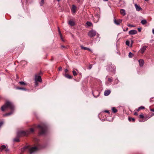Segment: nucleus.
<instances>
[{"instance_id":"nucleus-36","label":"nucleus","mask_w":154,"mask_h":154,"mask_svg":"<svg viewBox=\"0 0 154 154\" xmlns=\"http://www.w3.org/2000/svg\"><path fill=\"white\" fill-rule=\"evenodd\" d=\"M44 0H41L40 2V5L42 6L44 3Z\"/></svg>"},{"instance_id":"nucleus-11","label":"nucleus","mask_w":154,"mask_h":154,"mask_svg":"<svg viewBox=\"0 0 154 154\" xmlns=\"http://www.w3.org/2000/svg\"><path fill=\"white\" fill-rule=\"evenodd\" d=\"M93 96L95 97H98L99 95V93L97 91H95L94 92H93Z\"/></svg>"},{"instance_id":"nucleus-12","label":"nucleus","mask_w":154,"mask_h":154,"mask_svg":"<svg viewBox=\"0 0 154 154\" xmlns=\"http://www.w3.org/2000/svg\"><path fill=\"white\" fill-rule=\"evenodd\" d=\"M111 93V91L109 90H106L104 92V95L105 96H108Z\"/></svg>"},{"instance_id":"nucleus-1","label":"nucleus","mask_w":154,"mask_h":154,"mask_svg":"<svg viewBox=\"0 0 154 154\" xmlns=\"http://www.w3.org/2000/svg\"><path fill=\"white\" fill-rule=\"evenodd\" d=\"M9 108L12 110L9 113H7L4 115V116H7L11 114L13 112V110L14 109V106L13 104L9 101L6 102L5 104L1 107V109L2 111H4L7 108Z\"/></svg>"},{"instance_id":"nucleus-32","label":"nucleus","mask_w":154,"mask_h":154,"mask_svg":"<svg viewBox=\"0 0 154 154\" xmlns=\"http://www.w3.org/2000/svg\"><path fill=\"white\" fill-rule=\"evenodd\" d=\"M72 73L74 76H76L77 75V73L76 71L75 70H73L72 71Z\"/></svg>"},{"instance_id":"nucleus-55","label":"nucleus","mask_w":154,"mask_h":154,"mask_svg":"<svg viewBox=\"0 0 154 154\" xmlns=\"http://www.w3.org/2000/svg\"><path fill=\"white\" fill-rule=\"evenodd\" d=\"M79 2L80 1V0H77Z\"/></svg>"},{"instance_id":"nucleus-47","label":"nucleus","mask_w":154,"mask_h":154,"mask_svg":"<svg viewBox=\"0 0 154 154\" xmlns=\"http://www.w3.org/2000/svg\"><path fill=\"white\" fill-rule=\"evenodd\" d=\"M150 110H151V111H152V112H154V109H150Z\"/></svg>"},{"instance_id":"nucleus-44","label":"nucleus","mask_w":154,"mask_h":154,"mask_svg":"<svg viewBox=\"0 0 154 154\" xmlns=\"http://www.w3.org/2000/svg\"><path fill=\"white\" fill-rule=\"evenodd\" d=\"M68 70L67 69H66L65 70V72L66 73L68 72Z\"/></svg>"},{"instance_id":"nucleus-26","label":"nucleus","mask_w":154,"mask_h":154,"mask_svg":"<svg viewBox=\"0 0 154 154\" xmlns=\"http://www.w3.org/2000/svg\"><path fill=\"white\" fill-rule=\"evenodd\" d=\"M58 31H59L60 35V37H61V39H62V41H64V40H63V38H62V35H61V33L60 29H59V27H58Z\"/></svg>"},{"instance_id":"nucleus-14","label":"nucleus","mask_w":154,"mask_h":154,"mask_svg":"<svg viewBox=\"0 0 154 154\" xmlns=\"http://www.w3.org/2000/svg\"><path fill=\"white\" fill-rule=\"evenodd\" d=\"M147 47L146 46H143L140 49V52L142 54H143L146 50Z\"/></svg>"},{"instance_id":"nucleus-37","label":"nucleus","mask_w":154,"mask_h":154,"mask_svg":"<svg viewBox=\"0 0 154 154\" xmlns=\"http://www.w3.org/2000/svg\"><path fill=\"white\" fill-rule=\"evenodd\" d=\"M38 81H35V85L36 86H38Z\"/></svg>"},{"instance_id":"nucleus-13","label":"nucleus","mask_w":154,"mask_h":154,"mask_svg":"<svg viewBox=\"0 0 154 154\" xmlns=\"http://www.w3.org/2000/svg\"><path fill=\"white\" fill-rule=\"evenodd\" d=\"M135 7L137 11H139L140 10H142V8L139 6L137 4H135Z\"/></svg>"},{"instance_id":"nucleus-6","label":"nucleus","mask_w":154,"mask_h":154,"mask_svg":"<svg viewBox=\"0 0 154 154\" xmlns=\"http://www.w3.org/2000/svg\"><path fill=\"white\" fill-rule=\"evenodd\" d=\"M96 34V32L94 30H92L90 31L88 33V35L90 37L94 36Z\"/></svg>"},{"instance_id":"nucleus-29","label":"nucleus","mask_w":154,"mask_h":154,"mask_svg":"<svg viewBox=\"0 0 154 154\" xmlns=\"http://www.w3.org/2000/svg\"><path fill=\"white\" fill-rule=\"evenodd\" d=\"M108 81L109 82H111L112 81V77L109 78H108Z\"/></svg>"},{"instance_id":"nucleus-10","label":"nucleus","mask_w":154,"mask_h":154,"mask_svg":"<svg viewBox=\"0 0 154 154\" xmlns=\"http://www.w3.org/2000/svg\"><path fill=\"white\" fill-rule=\"evenodd\" d=\"M76 7L74 5H72V7L71 8L72 11L74 13H75L76 12Z\"/></svg>"},{"instance_id":"nucleus-46","label":"nucleus","mask_w":154,"mask_h":154,"mask_svg":"<svg viewBox=\"0 0 154 154\" xmlns=\"http://www.w3.org/2000/svg\"><path fill=\"white\" fill-rule=\"evenodd\" d=\"M134 115L135 116H137L138 115V114L137 112H136L134 113Z\"/></svg>"},{"instance_id":"nucleus-35","label":"nucleus","mask_w":154,"mask_h":154,"mask_svg":"<svg viewBox=\"0 0 154 154\" xmlns=\"http://www.w3.org/2000/svg\"><path fill=\"white\" fill-rule=\"evenodd\" d=\"M139 118L141 119H143L144 118L143 115L142 114H141L139 115Z\"/></svg>"},{"instance_id":"nucleus-38","label":"nucleus","mask_w":154,"mask_h":154,"mask_svg":"<svg viewBox=\"0 0 154 154\" xmlns=\"http://www.w3.org/2000/svg\"><path fill=\"white\" fill-rule=\"evenodd\" d=\"M5 151L6 152H8L9 151V149L6 148L5 149Z\"/></svg>"},{"instance_id":"nucleus-9","label":"nucleus","mask_w":154,"mask_h":154,"mask_svg":"<svg viewBox=\"0 0 154 154\" xmlns=\"http://www.w3.org/2000/svg\"><path fill=\"white\" fill-rule=\"evenodd\" d=\"M109 70L112 72H115L116 71V67L115 66L112 65L109 67Z\"/></svg>"},{"instance_id":"nucleus-21","label":"nucleus","mask_w":154,"mask_h":154,"mask_svg":"<svg viewBox=\"0 0 154 154\" xmlns=\"http://www.w3.org/2000/svg\"><path fill=\"white\" fill-rule=\"evenodd\" d=\"M6 148V146L5 145H3L1 146L0 149L1 151H2L3 150L5 149Z\"/></svg>"},{"instance_id":"nucleus-53","label":"nucleus","mask_w":154,"mask_h":154,"mask_svg":"<svg viewBox=\"0 0 154 154\" xmlns=\"http://www.w3.org/2000/svg\"><path fill=\"white\" fill-rule=\"evenodd\" d=\"M103 1H108V0H103Z\"/></svg>"},{"instance_id":"nucleus-23","label":"nucleus","mask_w":154,"mask_h":154,"mask_svg":"<svg viewBox=\"0 0 154 154\" xmlns=\"http://www.w3.org/2000/svg\"><path fill=\"white\" fill-rule=\"evenodd\" d=\"M112 109L113 112L114 113H115L117 112V110L114 107H112Z\"/></svg>"},{"instance_id":"nucleus-28","label":"nucleus","mask_w":154,"mask_h":154,"mask_svg":"<svg viewBox=\"0 0 154 154\" xmlns=\"http://www.w3.org/2000/svg\"><path fill=\"white\" fill-rule=\"evenodd\" d=\"M86 24L87 25L89 26H91L92 25V23L91 22L88 21L87 22Z\"/></svg>"},{"instance_id":"nucleus-3","label":"nucleus","mask_w":154,"mask_h":154,"mask_svg":"<svg viewBox=\"0 0 154 154\" xmlns=\"http://www.w3.org/2000/svg\"><path fill=\"white\" fill-rule=\"evenodd\" d=\"M38 149V148L36 146L31 147L29 146H27L24 147L22 149V151H24L26 150H28L30 154H32L36 151Z\"/></svg>"},{"instance_id":"nucleus-24","label":"nucleus","mask_w":154,"mask_h":154,"mask_svg":"<svg viewBox=\"0 0 154 154\" xmlns=\"http://www.w3.org/2000/svg\"><path fill=\"white\" fill-rule=\"evenodd\" d=\"M145 109V107L143 106H141L140 107H139L138 109H137V111L138 112L139 111H140L141 109Z\"/></svg>"},{"instance_id":"nucleus-8","label":"nucleus","mask_w":154,"mask_h":154,"mask_svg":"<svg viewBox=\"0 0 154 154\" xmlns=\"http://www.w3.org/2000/svg\"><path fill=\"white\" fill-rule=\"evenodd\" d=\"M137 33V31L136 30H132L129 32V34L130 35H134Z\"/></svg>"},{"instance_id":"nucleus-57","label":"nucleus","mask_w":154,"mask_h":154,"mask_svg":"<svg viewBox=\"0 0 154 154\" xmlns=\"http://www.w3.org/2000/svg\"><path fill=\"white\" fill-rule=\"evenodd\" d=\"M58 2H59L60 1V0H57Z\"/></svg>"},{"instance_id":"nucleus-25","label":"nucleus","mask_w":154,"mask_h":154,"mask_svg":"<svg viewBox=\"0 0 154 154\" xmlns=\"http://www.w3.org/2000/svg\"><path fill=\"white\" fill-rule=\"evenodd\" d=\"M141 23L143 24L144 25V24H146V23L147 21L146 20H143L141 21Z\"/></svg>"},{"instance_id":"nucleus-2","label":"nucleus","mask_w":154,"mask_h":154,"mask_svg":"<svg viewBox=\"0 0 154 154\" xmlns=\"http://www.w3.org/2000/svg\"><path fill=\"white\" fill-rule=\"evenodd\" d=\"M34 130L33 128H31L30 129L27 131H18L17 133L18 137H20L23 136H27L30 133L34 132Z\"/></svg>"},{"instance_id":"nucleus-34","label":"nucleus","mask_w":154,"mask_h":154,"mask_svg":"<svg viewBox=\"0 0 154 154\" xmlns=\"http://www.w3.org/2000/svg\"><path fill=\"white\" fill-rule=\"evenodd\" d=\"M17 89H20V90H25V88H23L22 87H18V88H17Z\"/></svg>"},{"instance_id":"nucleus-41","label":"nucleus","mask_w":154,"mask_h":154,"mask_svg":"<svg viewBox=\"0 0 154 154\" xmlns=\"http://www.w3.org/2000/svg\"><path fill=\"white\" fill-rule=\"evenodd\" d=\"M105 112H106V113H108L109 114V111L108 110H105Z\"/></svg>"},{"instance_id":"nucleus-20","label":"nucleus","mask_w":154,"mask_h":154,"mask_svg":"<svg viewBox=\"0 0 154 154\" xmlns=\"http://www.w3.org/2000/svg\"><path fill=\"white\" fill-rule=\"evenodd\" d=\"M64 75L66 78L69 79H72V76L68 74H65Z\"/></svg>"},{"instance_id":"nucleus-27","label":"nucleus","mask_w":154,"mask_h":154,"mask_svg":"<svg viewBox=\"0 0 154 154\" xmlns=\"http://www.w3.org/2000/svg\"><path fill=\"white\" fill-rule=\"evenodd\" d=\"M80 47L81 48V49L84 50H87L88 49V48L84 47L82 45H81Z\"/></svg>"},{"instance_id":"nucleus-58","label":"nucleus","mask_w":154,"mask_h":154,"mask_svg":"<svg viewBox=\"0 0 154 154\" xmlns=\"http://www.w3.org/2000/svg\"><path fill=\"white\" fill-rule=\"evenodd\" d=\"M123 30H124V31H125V30L124 29H123Z\"/></svg>"},{"instance_id":"nucleus-54","label":"nucleus","mask_w":154,"mask_h":154,"mask_svg":"<svg viewBox=\"0 0 154 154\" xmlns=\"http://www.w3.org/2000/svg\"><path fill=\"white\" fill-rule=\"evenodd\" d=\"M62 47H63V48H64L65 47L64 46H62Z\"/></svg>"},{"instance_id":"nucleus-19","label":"nucleus","mask_w":154,"mask_h":154,"mask_svg":"<svg viewBox=\"0 0 154 154\" xmlns=\"http://www.w3.org/2000/svg\"><path fill=\"white\" fill-rule=\"evenodd\" d=\"M68 23L69 25L72 26H73L75 24L74 22L71 20L69 21Z\"/></svg>"},{"instance_id":"nucleus-7","label":"nucleus","mask_w":154,"mask_h":154,"mask_svg":"<svg viewBox=\"0 0 154 154\" xmlns=\"http://www.w3.org/2000/svg\"><path fill=\"white\" fill-rule=\"evenodd\" d=\"M122 20L121 19L116 20V19L114 18V23L117 25H119L120 23L122 22Z\"/></svg>"},{"instance_id":"nucleus-18","label":"nucleus","mask_w":154,"mask_h":154,"mask_svg":"<svg viewBox=\"0 0 154 154\" xmlns=\"http://www.w3.org/2000/svg\"><path fill=\"white\" fill-rule=\"evenodd\" d=\"M128 119L130 122H134L135 121V119L134 118H132L130 117H128Z\"/></svg>"},{"instance_id":"nucleus-5","label":"nucleus","mask_w":154,"mask_h":154,"mask_svg":"<svg viewBox=\"0 0 154 154\" xmlns=\"http://www.w3.org/2000/svg\"><path fill=\"white\" fill-rule=\"evenodd\" d=\"M41 73L40 72L38 73V75L36 74L35 75V81H38V82H41L42 81L41 77L40 75Z\"/></svg>"},{"instance_id":"nucleus-33","label":"nucleus","mask_w":154,"mask_h":154,"mask_svg":"<svg viewBox=\"0 0 154 154\" xmlns=\"http://www.w3.org/2000/svg\"><path fill=\"white\" fill-rule=\"evenodd\" d=\"M126 45L129 46L130 45V42L129 41L127 40L126 42Z\"/></svg>"},{"instance_id":"nucleus-48","label":"nucleus","mask_w":154,"mask_h":154,"mask_svg":"<svg viewBox=\"0 0 154 154\" xmlns=\"http://www.w3.org/2000/svg\"><path fill=\"white\" fill-rule=\"evenodd\" d=\"M87 50H88V51H91V52L92 51L91 50V49H89V48H88Z\"/></svg>"},{"instance_id":"nucleus-49","label":"nucleus","mask_w":154,"mask_h":154,"mask_svg":"<svg viewBox=\"0 0 154 154\" xmlns=\"http://www.w3.org/2000/svg\"><path fill=\"white\" fill-rule=\"evenodd\" d=\"M152 32L153 34H154V29H153L152 30Z\"/></svg>"},{"instance_id":"nucleus-17","label":"nucleus","mask_w":154,"mask_h":154,"mask_svg":"<svg viewBox=\"0 0 154 154\" xmlns=\"http://www.w3.org/2000/svg\"><path fill=\"white\" fill-rule=\"evenodd\" d=\"M120 12L121 14L123 16L125 15V11L123 9H121L120 10Z\"/></svg>"},{"instance_id":"nucleus-50","label":"nucleus","mask_w":154,"mask_h":154,"mask_svg":"<svg viewBox=\"0 0 154 154\" xmlns=\"http://www.w3.org/2000/svg\"><path fill=\"white\" fill-rule=\"evenodd\" d=\"M131 42H131V46H130L131 47H132V43H133V42H132V41H131Z\"/></svg>"},{"instance_id":"nucleus-30","label":"nucleus","mask_w":154,"mask_h":154,"mask_svg":"<svg viewBox=\"0 0 154 154\" xmlns=\"http://www.w3.org/2000/svg\"><path fill=\"white\" fill-rule=\"evenodd\" d=\"M133 54L131 52H130L128 56L130 58H131L133 56Z\"/></svg>"},{"instance_id":"nucleus-4","label":"nucleus","mask_w":154,"mask_h":154,"mask_svg":"<svg viewBox=\"0 0 154 154\" xmlns=\"http://www.w3.org/2000/svg\"><path fill=\"white\" fill-rule=\"evenodd\" d=\"M38 128L39 129V134L40 135L44 134L46 130V126L43 124H41L38 126Z\"/></svg>"},{"instance_id":"nucleus-40","label":"nucleus","mask_w":154,"mask_h":154,"mask_svg":"<svg viewBox=\"0 0 154 154\" xmlns=\"http://www.w3.org/2000/svg\"><path fill=\"white\" fill-rule=\"evenodd\" d=\"M62 70V67L61 66L59 67V71H61Z\"/></svg>"},{"instance_id":"nucleus-56","label":"nucleus","mask_w":154,"mask_h":154,"mask_svg":"<svg viewBox=\"0 0 154 154\" xmlns=\"http://www.w3.org/2000/svg\"><path fill=\"white\" fill-rule=\"evenodd\" d=\"M145 1H148L149 0H144Z\"/></svg>"},{"instance_id":"nucleus-51","label":"nucleus","mask_w":154,"mask_h":154,"mask_svg":"<svg viewBox=\"0 0 154 154\" xmlns=\"http://www.w3.org/2000/svg\"><path fill=\"white\" fill-rule=\"evenodd\" d=\"M152 113V115H151V116H153L154 115V113Z\"/></svg>"},{"instance_id":"nucleus-43","label":"nucleus","mask_w":154,"mask_h":154,"mask_svg":"<svg viewBox=\"0 0 154 154\" xmlns=\"http://www.w3.org/2000/svg\"><path fill=\"white\" fill-rule=\"evenodd\" d=\"M141 28H138V30L139 32H140L141 31Z\"/></svg>"},{"instance_id":"nucleus-52","label":"nucleus","mask_w":154,"mask_h":154,"mask_svg":"<svg viewBox=\"0 0 154 154\" xmlns=\"http://www.w3.org/2000/svg\"><path fill=\"white\" fill-rule=\"evenodd\" d=\"M128 30V28H126V31Z\"/></svg>"},{"instance_id":"nucleus-16","label":"nucleus","mask_w":154,"mask_h":154,"mask_svg":"<svg viewBox=\"0 0 154 154\" xmlns=\"http://www.w3.org/2000/svg\"><path fill=\"white\" fill-rule=\"evenodd\" d=\"M20 137H18L17 134V137L16 138H14L13 140V141L14 142H19L20 141V140L19 139V138Z\"/></svg>"},{"instance_id":"nucleus-39","label":"nucleus","mask_w":154,"mask_h":154,"mask_svg":"<svg viewBox=\"0 0 154 154\" xmlns=\"http://www.w3.org/2000/svg\"><path fill=\"white\" fill-rule=\"evenodd\" d=\"M3 124V122H0V128L2 125Z\"/></svg>"},{"instance_id":"nucleus-42","label":"nucleus","mask_w":154,"mask_h":154,"mask_svg":"<svg viewBox=\"0 0 154 154\" xmlns=\"http://www.w3.org/2000/svg\"><path fill=\"white\" fill-rule=\"evenodd\" d=\"M128 26L129 27H133V26L131 25V24H128Z\"/></svg>"},{"instance_id":"nucleus-15","label":"nucleus","mask_w":154,"mask_h":154,"mask_svg":"<svg viewBox=\"0 0 154 154\" xmlns=\"http://www.w3.org/2000/svg\"><path fill=\"white\" fill-rule=\"evenodd\" d=\"M139 62L140 65L141 67L143 66L144 63V61L143 60L140 59L139 60Z\"/></svg>"},{"instance_id":"nucleus-31","label":"nucleus","mask_w":154,"mask_h":154,"mask_svg":"<svg viewBox=\"0 0 154 154\" xmlns=\"http://www.w3.org/2000/svg\"><path fill=\"white\" fill-rule=\"evenodd\" d=\"M19 83L21 85H26V83L25 82L22 81L20 82H19Z\"/></svg>"},{"instance_id":"nucleus-45","label":"nucleus","mask_w":154,"mask_h":154,"mask_svg":"<svg viewBox=\"0 0 154 154\" xmlns=\"http://www.w3.org/2000/svg\"><path fill=\"white\" fill-rule=\"evenodd\" d=\"M92 67V66L91 65H90V66H89V69H91V68Z\"/></svg>"},{"instance_id":"nucleus-22","label":"nucleus","mask_w":154,"mask_h":154,"mask_svg":"<svg viewBox=\"0 0 154 154\" xmlns=\"http://www.w3.org/2000/svg\"><path fill=\"white\" fill-rule=\"evenodd\" d=\"M95 17L97 19V20L95 22H97L98 21V20H99V18H100V16H99V14H97V15H96L95 16Z\"/></svg>"}]
</instances>
